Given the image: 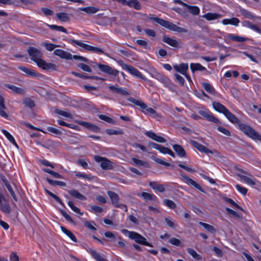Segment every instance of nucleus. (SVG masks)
<instances>
[{"mask_svg": "<svg viewBox=\"0 0 261 261\" xmlns=\"http://www.w3.org/2000/svg\"><path fill=\"white\" fill-rule=\"evenodd\" d=\"M213 106L216 111L223 114L231 122L238 124L239 128L243 132L245 133V124L240 123L239 119H238L234 115L231 113L220 102L214 101L213 102Z\"/></svg>", "mask_w": 261, "mask_h": 261, "instance_id": "f257e3e1", "label": "nucleus"}, {"mask_svg": "<svg viewBox=\"0 0 261 261\" xmlns=\"http://www.w3.org/2000/svg\"><path fill=\"white\" fill-rule=\"evenodd\" d=\"M246 18L251 20L252 22L246 20V27L258 34H261V29L259 28V25L261 24V17L254 15L250 12L246 11Z\"/></svg>", "mask_w": 261, "mask_h": 261, "instance_id": "f03ea898", "label": "nucleus"}, {"mask_svg": "<svg viewBox=\"0 0 261 261\" xmlns=\"http://www.w3.org/2000/svg\"><path fill=\"white\" fill-rule=\"evenodd\" d=\"M246 18L251 20L252 22L246 20V27L258 34H261V29L259 28V25L261 24V17L254 15L250 12L246 11Z\"/></svg>", "mask_w": 261, "mask_h": 261, "instance_id": "7ed1b4c3", "label": "nucleus"}, {"mask_svg": "<svg viewBox=\"0 0 261 261\" xmlns=\"http://www.w3.org/2000/svg\"><path fill=\"white\" fill-rule=\"evenodd\" d=\"M149 19L151 20L157 22L161 25L164 27L165 28L168 29L171 31L177 32L178 33L188 32L187 29L177 26L176 25L172 23V22L165 20L164 19L154 17H149Z\"/></svg>", "mask_w": 261, "mask_h": 261, "instance_id": "20e7f679", "label": "nucleus"}, {"mask_svg": "<svg viewBox=\"0 0 261 261\" xmlns=\"http://www.w3.org/2000/svg\"><path fill=\"white\" fill-rule=\"evenodd\" d=\"M68 42L73 45H77L85 49L86 50H87L88 51H92L94 53H100V54L104 53L102 49L100 48L92 46L90 45L84 43L80 42L76 40L69 39V40H68Z\"/></svg>", "mask_w": 261, "mask_h": 261, "instance_id": "39448f33", "label": "nucleus"}, {"mask_svg": "<svg viewBox=\"0 0 261 261\" xmlns=\"http://www.w3.org/2000/svg\"><path fill=\"white\" fill-rule=\"evenodd\" d=\"M127 100L136 106L140 107L142 111L146 114H155L156 111L151 108H148L146 105L142 101L138 100L134 98V97H130L127 98Z\"/></svg>", "mask_w": 261, "mask_h": 261, "instance_id": "423d86ee", "label": "nucleus"}, {"mask_svg": "<svg viewBox=\"0 0 261 261\" xmlns=\"http://www.w3.org/2000/svg\"><path fill=\"white\" fill-rule=\"evenodd\" d=\"M27 51L30 56L31 59L36 63L37 65H38L39 61L42 60L41 59L42 54L39 49L34 47L30 46L28 47Z\"/></svg>", "mask_w": 261, "mask_h": 261, "instance_id": "0eeeda50", "label": "nucleus"}, {"mask_svg": "<svg viewBox=\"0 0 261 261\" xmlns=\"http://www.w3.org/2000/svg\"><path fill=\"white\" fill-rule=\"evenodd\" d=\"M130 233L129 239L135 241L137 243L149 247H153V245L146 241V239L141 234L135 231Z\"/></svg>", "mask_w": 261, "mask_h": 261, "instance_id": "6e6552de", "label": "nucleus"}, {"mask_svg": "<svg viewBox=\"0 0 261 261\" xmlns=\"http://www.w3.org/2000/svg\"><path fill=\"white\" fill-rule=\"evenodd\" d=\"M94 159L96 162L100 163V167L102 169L106 170H111L113 168L112 162L106 158L95 155Z\"/></svg>", "mask_w": 261, "mask_h": 261, "instance_id": "1a4fd4ad", "label": "nucleus"}, {"mask_svg": "<svg viewBox=\"0 0 261 261\" xmlns=\"http://www.w3.org/2000/svg\"><path fill=\"white\" fill-rule=\"evenodd\" d=\"M37 65L42 69L49 71H57L59 69V66L56 64L51 63H47L43 60L39 61Z\"/></svg>", "mask_w": 261, "mask_h": 261, "instance_id": "9d476101", "label": "nucleus"}, {"mask_svg": "<svg viewBox=\"0 0 261 261\" xmlns=\"http://www.w3.org/2000/svg\"><path fill=\"white\" fill-rule=\"evenodd\" d=\"M190 144L195 148H196L197 149H198L199 151L201 152H204L206 154L208 153H218V152L214 150H212L204 146V145L200 144L198 142L194 141V140H190Z\"/></svg>", "mask_w": 261, "mask_h": 261, "instance_id": "9b49d317", "label": "nucleus"}, {"mask_svg": "<svg viewBox=\"0 0 261 261\" xmlns=\"http://www.w3.org/2000/svg\"><path fill=\"white\" fill-rule=\"evenodd\" d=\"M122 66L123 69L127 70L131 74L136 76L144 81L146 80L145 77L143 76L137 69L135 68L132 66H130L125 64H122Z\"/></svg>", "mask_w": 261, "mask_h": 261, "instance_id": "f8f14e48", "label": "nucleus"}, {"mask_svg": "<svg viewBox=\"0 0 261 261\" xmlns=\"http://www.w3.org/2000/svg\"><path fill=\"white\" fill-rule=\"evenodd\" d=\"M199 114L205 118L208 121L213 122L216 124H220V120L216 117H215L212 113L209 112L206 110H199L198 112Z\"/></svg>", "mask_w": 261, "mask_h": 261, "instance_id": "ddd939ff", "label": "nucleus"}, {"mask_svg": "<svg viewBox=\"0 0 261 261\" xmlns=\"http://www.w3.org/2000/svg\"><path fill=\"white\" fill-rule=\"evenodd\" d=\"M246 135L255 141H259L261 140V137L258 133H257L255 130H254L250 126L246 125Z\"/></svg>", "mask_w": 261, "mask_h": 261, "instance_id": "4468645a", "label": "nucleus"}, {"mask_svg": "<svg viewBox=\"0 0 261 261\" xmlns=\"http://www.w3.org/2000/svg\"><path fill=\"white\" fill-rule=\"evenodd\" d=\"M97 66L101 71L114 76H117L119 72L117 70L113 69L107 65L98 64Z\"/></svg>", "mask_w": 261, "mask_h": 261, "instance_id": "2eb2a0df", "label": "nucleus"}, {"mask_svg": "<svg viewBox=\"0 0 261 261\" xmlns=\"http://www.w3.org/2000/svg\"><path fill=\"white\" fill-rule=\"evenodd\" d=\"M180 175L181 176V177L183 178L186 184L195 187L196 189L199 190L201 192H204L203 189L199 184H198L195 181H194V180L187 176L186 174L181 173L180 174Z\"/></svg>", "mask_w": 261, "mask_h": 261, "instance_id": "dca6fc26", "label": "nucleus"}, {"mask_svg": "<svg viewBox=\"0 0 261 261\" xmlns=\"http://www.w3.org/2000/svg\"><path fill=\"white\" fill-rule=\"evenodd\" d=\"M54 54L56 56L60 57L62 59H65L66 60L72 59V55L70 53L65 51L62 49H56L54 51Z\"/></svg>", "mask_w": 261, "mask_h": 261, "instance_id": "f3484780", "label": "nucleus"}, {"mask_svg": "<svg viewBox=\"0 0 261 261\" xmlns=\"http://www.w3.org/2000/svg\"><path fill=\"white\" fill-rule=\"evenodd\" d=\"M109 89L112 91L119 94L122 96H126L129 95L128 92L126 89H123L121 87H116L114 86H110L109 87Z\"/></svg>", "mask_w": 261, "mask_h": 261, "instance_id": "a211bd4d", "label": "nucleus"}, {"mask_svg": "<svg viewBox=\"0 0 261 261\" xmlns=\"http://www.w3.org/2000/svg\"><path fill=\"white\" fill-rule=\"evenodd\" d=\"M87 251L96 261H108L103 257V255L98 253L95 250L92 248H89Z\"/></svg>", "mask_w": 261, "mask_h": 261, "instance_id": "6ab92c4d", "label": "nucleus"}, {"mask_svg": "<svg viewBox=\"0 0 261 261\" xmlns=\"http://www.w3.org/2000/svg\"><path fill=\"white\" fill-rule=\"evenodd\" d=\"M6 109V107L5 105V99L2 95H0V116L7 119L9 116L5 111Z\"/></svg>", "mask_w": 261, "mask_h": 261, "instance_id": "aec40b11", "label": "nucleus"}, {"mask_svg": "<svg viewBox=\"0 0 261 261\" xmlns=\"http://www.w3.org/2000/svg\"><path fill=\"white\" fill-rule=\"evenodd\" d=\"M163 41L174 47H178L179 43L176 40L173 39L167 36H163Z\"/></svg>", "mask_w": 261, "mask_h": 261, "instance_id": "412c9836", "label": "nucleus"}, {"mask_svg": "<svg viewBox=\"0 0 261 261\" xmlns=\"http://www.w3.org/2000/svg\"><path fill=\"white\" fill-rule=\"evenodd\" d=\"M173 148L179 157L183 158L186 156V152L184 148L180 145L174 144Z\"/></svg>", "mask_w": 261, "mask_h": 261, "instance_id": "4be33fe9", "label": "nucleus"}, {"mask_svg": "<svg viewBox=\"0 0 261 261\" xmlns=\"http://www.w3.org/2000/svg\"><path fill=\"white\" fill-rule=\"evenodd\" d=\"M107 193L111 199L112 203L115 205L118 204L119 201V197L118 195L115 192L111 191H108Z\"/></svg>", "mask_w": 261, "mask_h": 261, "instance_id": "5701e85b", "label": "nucleus"}, {"mask_svg": "<svg viewBox=\"0 0 261 261\" xmlns=\"http://www.w3.org/2000/svg\"><path fill=\"white\" fill-rule=\"evenodd\" d=\"M174 69L182 74H186V72L188 69V65L186 63H181L179 66L175 65L174 66Z\"/></svg>", "mask_w": 261, "mask_h": 261, "instance_id": "b1692460", "label": "nucleus"}, {"mask_svg": "<svg viewBox=\"0 0 261 261\" xmlns=\"http://www.w3.org/2000/svg\"><path fill=\"white\" fill-rule=\"evenodd\" d=\"M18 69L25 73L28 75L32 77H37L39 75V73L33 70H31L28 68L23 66H19Z\"/></svg>", "mask_w": 261, "mask_h": 261, "instance_id": "393cba45", "label": "nucleus"}, {"mask_svg": "<svg viewBox=\"0 0 261 261\" xmlns=\"http://www.w3.org/2000/svg\"><path fill=\"white\" fill-rule=\"evenodd\" d=\"M68 193L73 196V197L80 199L81 200H86L87 198L81 194L77 190H71L68 191Z\"/></svg>", "mask_w": 261, "mask_h": 261, "instance_id": "a878e982", "label": "nucleus"}, {"mask_svg": "<svg viewBox=\"0 0 261 261\" xmlns=\"http://www.w3.org/2000/svg\"><path fill=\"white\" fill-rule=\"evenodd\" d=\"M149 186L154 190H156L160 192L165 191V188L163 185L159 184L155 181H151L149 184Z\"/></svg>", "mask_w": 261, "mask_h": 261, "instance_id": "bb28decb", "label": "nucleus"}, {"mask_svg": "<svg viewBox=\"0 0 261 261\" xmlns=\"http://www.w3.org/2000/svg\"><path fill=\"white\" fill-rule=\"evenodd\" d=\"M221 16L222 15L221 14L216 13L209 12L205 14L202 17L207 20H212L220 18Z\"/></svg>", "mask_w": 261, "mask_h": 261, "instance_id": "cd10ccee", "label": "nucleus"}, {"mask_svg": "<svg viewBox=\"0 0 261 261\" xmlns=\"http://www.w3.org/2000/svg\"><path fill=\"white\" fill-rule=\"evenodd\" d=\"M239 22V19L236 17L231 19H224L222 21V23L224 25L231 24L235 26H238Z\"/></svg>", "mask_w": 261, "mask_h": 261, "instance_id": "c85d7f7f", "label": "nucleus"}, {"mask_svg": "<svg viewBox=\"0 0 261 261\" xmlns=\"http://www.w3.org/2000/svg\"><path fill=\"white\" fill-rule=\"evenodd\" d=\"M190 68L193 73L196 71H206L208 72L206 69L199 63H191Z\"/></svg>", "mask_w": 261, "mask_h": 261, "instance_id": "c756f323", "label": "nucleus"}, {"mask_svg": "<svg viewBox=\"0 0 261 261\" xmlns=\"http://www.w3.org/2000/svg\"><path fill=\"white\" fill-rule=\"evenodd\" d=\"M0 210L5 214H9L10 213L11 208L8 202V201L7 202H4L0 203Z\"/></svg>", "mask_w": 261, "mask_h": 261, "instance_id": "7c9ffc66", "label": "nucleus"}, {"mask_svg": "<svg viewBox=\"0 0 261 261\" xmlns=\"http://www.w3.org/2000/svg\"><path fill=\"white\" fill-rule=\"evenodd\" d=\"M154 76L156 80L165 85H167L169 83V79L167 76L162 75L159 73H155Z\"/></svg>", "mask_w": 261, "mask_h": 261, "instance_id": "2f4dec72", "label": "nucleus"}, {"mask_svg": "<svg viewBox=\"0 0 261 261\" xmlns=\"http://www.w3.org/2000/svg\"><path fill=\"white\" fill-rule=\"evenodd\" d=\"M62 231L68 236L73 242L76 243L77 242V239L76 238L74 234L70 230L66 229L64 226H61Z\"/></svg>", "mask_w": 261, "mask_h": 261, "instance_id": "473e14b6", "label": "nucleus"}, {"mask_svg": "<svg viewBox=\"0 0 261 261\" xmlns=\"http://www.w3.org/2000/svg\"><path fill=\"white\" fill-rule=\"evenodd\" d=\"M223 199L224 200V201L225 202L228 203L232 207L237 208L243 212L244 211V209L243 208H242L241 207H240L238 204H237L232 199L226 197H223Z\"/></svg>", "mask_w": 261, "mask_h": 261, "instance_id": "72a5a7b5", "label": "nucleus"}, {"mask_svg": "<svg viewBox=\"0 0 261 261\" xmlns=\"http://www.w3.org/2000/svg\"><path fill=\"white\" fill-rule=\"evenodd\" d=\"M141 196L146 200L155 201L157 200V197L154 195L145 192L141 193Z\"/></svg>", "mask_w": 261, "mask_h": 261, "instance_id": "f704fd0d", "label": "nucleus"}, {"mask_svg": "<svg viewBox=\"0 0 261 261\" xmlns=\"http://www.w3.org/2000/svg\"><path fill=\"white\" fill-rule=\"evenodd\" d=\"M57 18L61 21L67 22L70 20V17L67 13L64 12L58 13L56 14Z\"/></svg>", "mask_w": 261, "mask_h": 261, "instance_id": "c9c22d12", "label": "nucleus"}, {"mask_svg": "<svg viewBox=\"0 0 261 261\" xmlns=\"http://www.w3.org/2000/svg\"><path fill=\"white\" fill-rule=\"evenodd\" d=\"M98 10V8L92 6L80 8V10L86 12L88 14H94L96 13Z\"/></svg>", "mask_w": 261, "mask_h": 261, "instance_id": "e433bc0d", "label": "nucleus"}, {"mask_svg": "<svg viewBox=\"0 0 261 261\" xmlns=\"http://www.w3.org/2000/svg\"><path fill=\"white\" fill-rule=\"evenodd\" d=\"M201 85L207 92L212 94L215 93V89L209 83L203 82Z\"/></svg>", "mask_w": 261, "mask_h": 261, "instance_id": "4c0bfd02", "label": "nucleus"}, {"mask_svg": "<svg viewBox=\"0 0 261 261\" xmlns=\"http://www.w3.org/2000/svg\"><path fill=\"white\" fill-rule=\"evenodd\" d=\"M227 38L228 39L236 42H243L245 41L244 37H240L237 35H234L231 34L227 35Z\"/></svg>", "mask_w": 261, "mask_h": 261, "instance_id": "58836bf2", "label": "nucleus"}, {"mask_svg": "<svg viewBox=\"0 0 261 261\" xmlns=\"http://www.w3.org/2000/svg\"><path fill=\"white\" fill-rule=\"evenodd\" d=\"M186 7L188 9L189 12L194 15H198L200 13V9L197 6H193L187 5Z\"/></svg>", "mask_w": 261, "mask_h": 261, "instance_id": "ea45409f", "label": "nucleus"}, {"mask_svg": "<svg viewBox=\"0 0 261 261\" xmlns=\"http://www.w3.org/2000/svg\"><path fill=\"white\" fill-rule=\"evenodd\" d=\"M199 224L202 226L205 229H206L208 232L211 233H215L216 232V229L213 226L211 225L202 222H200Z\"/></svg>", "mask_w": 261, "mask_h": 261, "instance_id": "a19ab883", "label": "nucleus"}, {"mask_svg": "<svg viewBox=\"0 0 261 261\" xmlns=\"http://www.w3.org/2000/svg\"><path fill=\"white\" fill-rule=\"evenodd\" d=\"M98 118L108 123L115 124L116 123V121L112 118L108 117L105 115L100 114L98 115Z\"/></svg>", "mask_w": 261, "mask_h": 261, "instance_id": "79ce46f5", "label": "nucleus"}, {"mask_svg": "<svg viewBox=\"0 0 261 261\" xmlns=\"http://www.w3.org/2000/svg\"><path fill=\"white\" fill-rule=\"evenodd\" d=\"M5 87L11 89L16 93L21 94L23 92V90L19 87L10 84H5Z\"/></svg>", "mask_w": 261, "mask_h": 261, "instance_id": "37998d69", "label": "nucleus"}, {"mask_svg": "<svg viewBox=\"0 0 261 261\" xmlns=\"http://www.w3.org/2000/svg\"><path fill=\"white\" fill-rule=\"evenodd\" d=\"M46 180L51 186L57 185L59 186L64 187L66 186L65 182L61 181L53 180L50 178L47 177Z\"/></svg>", "mask_w": 261, "mask_h": 261, "instance_id": "c03bdc74", "label": "nucleus"}, {"mask_svg": "<svg viewBox=\"0 0 261 261\" xmlns=\"http://www.w3.org/2000/svg\"><path fill=\"white\" fill-rule=\"evenodd\" d=\"M47 26L51 30H57L58 31L65 33H67V30L66 29H65L64 27H63L62 26H58V25H54V24H53V25L47 24Z\"/></svg>", "mask_w": 261, "mask_h": 261, "instance_id": "a18cd8bd", "label": "nucleus"}, {"mask_svg": "<svg viewBox=\"0 0 261 261\" xmlns=\"http://www.w3.org/2000/svg\"><path fill=\"white\" fill-rule=\"evenodd\" d=\"M43 170L49 174L51 175L54 177L57 178H63V176L59 173L56 172L49 169H43Z\"/></svg>", "mask_w": 261, "mask_h": 261, "instance_id": "49530a36", "label": "nucleus"}, {"mask_svg": "<svg viewBox=\"0 0 261 261\" xmlns=\"http://www.w3.org/2000/svg\"><path fill=\"white\" fill-rule=\"evenodd\" d=\"M151 159L152 160H153L154 162H155L156 163H157L159 164L165 166L166 167H169L171 166V164L170 163L165 162L163 160H162V159H161L160 158H156L155 156H152L151 157Z\"/></svg>", "mask_w": 261, "mask_h": 261, "instance_id": "de8ad7c7", "label": "nucleus"}, {"mask_svg": "<svg viewBox=\"0 0 261 261\" xmlns=\"http://www.w3.org/2000/svg\"><path fill=\"white\" fill-rule=\"evenodd\" d=\"M42 45L44 46L45 47V49L48 51H52L56 47H57L59 46L58 45L55 44H53V43H45V42L42 43Z\"/></svg>", "mask_w": 261, "mask_h": 261, "instance_id": "09e8293b", "label": "nucleus"}, {"mask_svg": "<svg viewBox=\"0 0 261 261\" xmlns=\"http://www.w3.org/2000/svg\"><path fill=\"white\" fill-rule=\"evenodd\" d=\"M132 161L137 166H142L146 167H148V164L147 162L141 161L139 159L133 158H132Z\"/></svg>", "mask_w": 261, "mask_h": 261, "instance_id": "8fccbe9b", "label": "nucleus"}, {"mask_svg": "<svg viewBox=\"0 0 261 261\" xmlns=\"http://www.w3.org/2000/svg\"><path fill=\"white\" fill-rule=\"evenodd\" d=\"M164 203L167 206L171 209H175L176 207V204L171 200L165 199L164 200Z\"/></svg>", "mask_w": 261, "mask_h": 261, "instance_id": "3c124183", "label": "nucleus"}, {"mask_svg": "<svg viewBox=\"0 0 261 261\" xmlns=\"http://www.w3.org/2000/svg\"><path fill=\"white\" fill-rule=\"evenodd\" d=\"M68 205L71 208V210L77 214H79L81 215H83V213L81 212L80 208L77 207L75 206L73 202L71 201H69L68 202Z\"/></svg>", "mask_w": 261, "mask_h": 261, "instance_id": "603ef678", "label": "nucleus"}, {"mask_svg": "<svg viewBox=\"0 0 261 261\" xmlns=\"http://www.w3.org/2000/svg\"><path fill=\"white\" fill-rule=\"evenodd\" d=\"M75 176L77 177L83 178L88 180H91L94 178V177L92 176L85 173H81L80 172L76 173Z\"/></svg>", "mask_w": 261, "mask_h": 261, "instance_id": "864d4df0", "label": "nucleus"}, {"mask_svg": "<svg viewBox=\"0 0 261 261\" xmlns=\"http://www.w3.org/2000/svg\"><path fill=\"white\" fill-rule=\"evenodd\" d=\"M246 184L250 186L254 187L255 188L258 184V183L253 179L248 177L247 176H246Z\"/></svg>", "mask_w": 261, "mask_h": 261, "instance_id": "5fc2aeb1", "label": "nucleus"}, {"mask_svg": "<svg viewBox=\"0 0 261 261\" xmlns=\"http://www.w3.org/2000/svg\"><path fill=\"white\" fill-rule=\"evenodd\" d=\"M5 186L7 188V189H8V190L9 191V192H10V193L11 195L12 196L13 200L14 201H17V197H16V196L15 195V193L14 191H13V189L12 187L10 185V183L8 184V185H7Z\"/></svg>", "mask_w": 261, "mask_h": 261, "instance_id": "6e6d98bb", "label": "nucleus"}, {"mask_svg": "<svg viewBox=\"0 0 261 261\" xmlns=\"http://www.w3.org/2000/svg\"><path fill=\"white\" fill-rule=\"evenodd\" d=\"M55 112L61 116H63L64 117H67V118H72V115L68 112L61 110H56Z\"/></svg>", "mask_w": 261, "mask_h": 261, "instance_id": "4d7b16f0", "label": "nucleus"}, {"mask_svg": "<svg viewBox=\"0 0 261 261\" xmlns=\"http://www.w3.org/2000/svg\"><path fill=\"white\" fill-rule=\"evenodd\" d=\"M77 66L79 68H81L84 71L88 72H91L92 70L91 68L87 65L85 64L84 63H79L77 64Z\"/></svg>", "mask_w": 261, "mask_h": 261, "instance_id": "13d9d810", "label": "nucleus"}, {"mask_svg": "<svg viewBox=\"0 0 261 261\" xmlns=\"http://www.w3.org/2000/svg\"><path fill=\"white\" fill-rule=\"evenodd\" d=\"M187 252L195 259H200L199 255L193 249L190 248L187 249Z\"/></svg>", "mask_w": 261, "mask_h": 261, "instance_id": "bf43d9fd", "label": "nucleus"}, {"mask_svg": "<svg viewBox=\"0 0 261 261\" xmlns=\"http://www.w3.org/2000/svg\"><path fill=\"white\" fill-rule=\"evenodd\" d=\"M47 130L50 133H51L57 135H60L62 134V132L59 129L51 126H48L47 127Z\"/></svg>", "mask_w": 261, "mask_h": 261, "instance_id": "052dcab7", "label": "nucleus"}, {"mask_svg": "<svg viewBox=\"0 0 261 261\" xmlns=\"http://www.w3.org/2000/svg\"><path fill=\"white\" fill-rule=\"evenodd\" d=\"M226 211L229 214V215H232L234 218L239 219L240 218V216L239 214L237 213L236 211L228 208H226Z\"/></svg>", "mask_w": 261, "mask_h": 261, "instance_id": "680f3d73", "label": "nucleus"}, {"mask_svg": "<svg viewBox=\"0 0 261 261\" xmlns=\"http://www.w3.org/2000/svg\"><path fill=\"white\" fill-rule=\"evenodd\" d=\"M106 133L109 135H121L123 134V132L121 130H117L113 129H107Z\"/></svg>", "mask_w": 261, "mask_h": 261, "instance_id": "e2e57ef3", "label": "nucleus"}, {"mask_svg": "<svg viewBox=\"0 0 261 261\" xmlns=\"http://www.w3.org/2000/svg\"><path fill=\"white\" fill-rule=\"evenodd\" d=\"M136 43L140 46L144 48H147L148 46V42L144 40H137Z\"/></svg>", "mask_w": 261, "mask_h": 261, "instance_id": "0e129e2a", "label": "nucleus"}, {"mask_svg": "<svg viewBox=\"0 0 261 261\" xmlns=\"http://www.w3.org/2000/svg\"><path fill=\"white\" fill-rule=\"evenodd\" d=\"M174 76L175 77L176 81L181 85L183 86L185 83L184 79L178 74H175Z\"/></svg>", "mask_w": 261, "mask_h": 261, "instance_id": "69168bd1", "label": "nucleus"}, {"mask_svg": "<svg viewBox=\"0 0 261 261\" xmlns=\"http://www.w3.org/2000/svg\"><path fill=\"white\" fill-rule=\"evenodd\" d=\"M169 242L170 244L175 245V246H179L181 244V241L179 240H178L175 238H171L169 240Z\"/></svg>", "mask_w": 261, "mask_h": 261, "instance_id": "338daca9", "label": "nucleus"}, {"mask_svg": "<svg viewBox=\"0 0 261 261\" xmlns=\"http://www.w3.org/2000/svg\"><path fill=\"white\" fill-rule=\"evenodd\" d=\"M41 11L45 16H51L54 14V12L52 10L46 8H42Z\"/></svg>", "mask_w": 261, "mask_h": 261, "instance_id": "774afa93", "label": "nucleus"}]
</instances>
